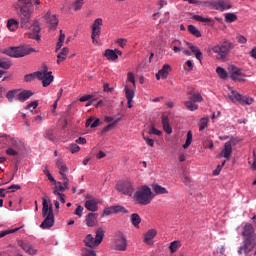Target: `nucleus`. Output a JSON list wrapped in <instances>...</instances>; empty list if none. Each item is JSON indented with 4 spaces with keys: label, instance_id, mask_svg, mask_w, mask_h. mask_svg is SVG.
Returning <instances> with one entry per match:
<instances>
[{
    "label": "nucleus",
    "instance_id": "obj_41",
    "mask_svg": "<svg viewBox=\"0 0 256 256\" xmlns=\"http://www.w3.org/2000/svg\"><path fill=\"white\" fill-rule=\"evenodd\" d=\"M216 73L220 79H227V71L223 67H217Z\"/></svg>",
    "mask_w": 256,
    "mask_h": 256
},
{
    "label": "nucleus",
    "instance_id": "obj_53",
    "mask_svg": "<svg viewBox=\"0 0 256 256\" xmlns=\"http://www.w3.org/2000/svg\"><path fill=\"white\" fill-rule=\"evenodd\" d=\"M225 163H227V160H224L222 164L218 165L217 168L213 171V175H219L221 173V170L223 167H225Z\"/></svg>",
    "mask_w": 256,
    "mask_h": 256
},
{
    "label": "nucleus",
    "instance_id": "obj_42",
    "mask_svg": "<svg viewBox=\"0 0 256 256\" xmlns=\"http://www.w3.org/2000/svg\"><path fill=\"white\" fill-rule=\"evenodd\" d=\"M214 2H215V0L199 1L198 5L200 7H210V9H213L214 8Z\"/></svg>",
    "mask_w": 256,
    "mask_h": 256
},
{
    "label": "nucleus",
    "instance_id": "obj_28",
    "mask_svg": "<svg viewBox=\"0 0 256 256\" xmlns=\"http://www.w3.org/2000/svg\"><path fill=\"white\" fill-rule=\"evenodd\" d=\"M152 189L156 195H167V193H169V191H167V188L162 187L159 184H153Z\"/></svg>",
    "mask_w": 256,
    "mask_h": 256
},
{
    "label": "nucleus",
    "instance_id": "obj_63",
    "mask_svg": "<svg viewBox=\"0 0 256 256\" xmlns=\"http://www.w3.org/2000/svg\"><path fill=\"white\" fill-rule=\"evenodd\" d=\"M237 41H238V43L245 45V43H247V38H245V36L240 35L237 37Z\"/></svg>",
    "mask_w": 256,
    "mask_h": 256
},
{
    "label": "nucleus",
    "instance_id": "obj_55",
    "mask_svg": "<svg viewBox=\"0 0 256 256\" xmlns=\"http://www.w3.org/2000/svg\"><path fill=\"white\" fill-rule=\"evenodd\" d=\"M149 134H150V135H158V136H161V135H162V132H161V130H157V128H155V126L152 125L151 128H150Z\"/></svg>",
    "mask_w": 256,
    "mask_h": 256
},
{
    "label": "nucleus",
    "instance_id": "obj_49",
    "mask_svg": "<svg viewBox=\"0 0 256 256\" xmlns=\"http://www.w3.org/2000/svg\"><path fill=\"white\" fill-rule=\"evenodd\" d=\"M68 149L71 153H79V151H81V147L77 144H70Z\"/></svg>",
    "mask_w": 256,
    "mask_h": 256
},
{
    "label": "nucleus",
    "instance_id": "obj_21",
    "mask_svg": "<svg viewBox=\"0 0 256 256\" xmlns=\"http://www.w3.org/2000/svg\"><path fill=\"white\" fill-rule=\"evenodd\" d=\"M170 71H171V66L169 64H165L162 67V69H160L156 74L157 81H159V79H167Z\"/></svg>",
    "mask_w": 256,
    "mask_h": 256
},
{
    "label": "nucleus",
    "instance_id": "obj_35",
    "mask_svg": "<svg viewBox=\"0 0 256 256\" xmlns=\"http://www.w3.org/2000/svg\"><path fill=\"white\" fill-rule=\"evenodd\" d=\"M124 93L127 101H133V97H135V91L130 89L129 87L124 88Z\"/></svg>",
    "mask_w": 256,
    "mask_h": 256
},
{
    "label": "nucleus",
    "instance_id": "obj_24",
    "mask_svg": "<svg viewBox=\"0 0 256 256\" xmlns=\"http://www.w3.org/2000/svg\"><path fill=\"white\" fill-rule=\"evenodd\" d=\"M162 125L165 133L168 135L173 133V128H171V125L169 124V117L162 115Z\"/></svg>",
    "mask_w": 256,
    "mask_h": 256
},
{
    "label": "nucleus",
    "instance_id": "obj_43",
    "mask_svg": "<svg viewBox=\"0 0 256 256\" xmlns=\"http://www.w3.org/2000/svg\"><path fill=\"white\" fill-rule=\"evenodd\" d=\"M117 123H119V119L114 120L112 123L108 124L106 127L103 128L102 133H107L116 127Z\"/></svg>",
    "mask_w": 256,
    "mask_h": 256
},
{
    "label": "nucleus",
    "instance_id": "obj_45",
    "mask_svg": "<svg viewBox=\"0 0 256 256\" xmlns=\"http://www.w3.org/2000/svg\"><path fill=\"white\" fill-rule=\"evenodd\" d=\"M10 148L15 149L16 151H21V142L13 139Z\"/></svg>",
    "mask_w": 256,
    "mask_h": 256
},
{
    "label": "nucleus",
    "instance_id": "obj_18",
    "mask_svg": "<svg viewBox=\"0 0 256 256\" xmlns=\"http://www.w3.org/2000/svg\"><path fill=\"white\" fill-rule=\"evenodd\" d=\"M242 235L244 239H255V228H253V225L251 224H246L244 226Z\"/></svg>",
    "mask_w": 256,
    "mask_h": 256
},
{
    "label": "nucleus",
    "instance_id": "obj_4",
    "mask_svg": "<svg viewBox=\"0 0 256 256\" xmlns=\"http://www.w3.org/2000/svg\"><path fill=\"white\" fill-rule=\"evenodd\" d=\"M95 233V237H93L91 234H88L84 239L86 247L93 249V247H99V245H101L103 237H105V230H103V228H98Z\"/></svg>",
    "mask_w": 256,
    "mask_h": 256
},
{
    "label": "nucleus",
    "instance_id": "obj_57",
    "mask_svg": "<svg viewBox=\"0 0 256 256\" xmlns=\"http://www.w3.org/2000/svg\"><path fill=\"white\" fill-rule=\"evenodd\" d=\"M39 107V102L38 101H33L30 104L27 105L26 109H37Z\"/></svg>",
    "mask_w": 256,
    "mask_h": 256
},
{
    "label": "nucleus",
    "instance_id": "obj_31",
    "mask_svg": "<svg viewBox=\"0 0 256 256\" xmlns=\"http://www.w3.org/2000/svg\"><path fill=\"white\" fill-rule=\"evenodd\" d=\"M194 21H200V23H207L208 25H215V21L212 18H203V16L194 15L192 16Z\"/></svg>",
    "mask_w": 256,
    "mask_h": 256
},
{
    "label": "nucleus",
    "instance_id": "obj_20",
    "mask_svg": "<svg viewBox=\"0 0 256 256\" xmlns=\"http://www.w3.org/2000/svg\"><path fill=\"white\" fill-rule=\"evenodd\" d=\"M46 21L50 27V29H57V26L59 25V19L55 15H51V13L46 14Z\"/></svg>",
    "mask_w": 256,
    "mask_h": 256
},
{
    "label": "nucleus",
    "instance_id": "obj_40",
    "mask_svg": "<svg viewBox=\"0 0 256 256\" xmlns=\"http://www.w3.org/2000/svg\"><path fill=\"white\" fill-rule=\"evenodd\" d=\"M192 142H193V133L191 131H188L186 142L183 145V149H188V147L191 145Z\"/></svg>",
    "mask_w": 256,
    "mask_h": 256
},
{
    "label": "nucleus",
    "instance_id": "obj_19",
    "mask_svg": "<svg viewBox=\"0 0 256 256\" xmlns=\"http://www.w3.org/2000/svg\"><path fill=\"white\" fill-rule=\"evenodd\" d=\"M53 213V204H51L50 200L47 201V199H42V217H47L49 213Z\"/></svg>",
    "mask_w": 256,
    "mask_h": 256
},
{
    "label": "nucleus",
    "instance_id": "obj_39",
    "mask_svg": "<svg viewBox=\"0 0 256 256\" xmlns=\"http://www.w3.org/2000/svg\"><path fill=\"white\" fill-rule=\"evenodd\" d=\"M208 124H209V118L208 117L201 118L200 122H199V131L205 130Z\"/></svg>",
    "mask_w": 256,
    "mask_h": 256
},
{
    "label": "nucleus",
    "instance_id": "obj_9",
    "mask_svg": "<svg viewBox=\"0 0 256 256\" xmlns=\"http://www.w3.org/2000/svg\"><path fill=\"white\" fill-rule=\"evenodd\" d=\"M115 188L119 193H123V195H129V197H131V195H133V191H135L133 184L130 181L118 182Z\"/></svg>",
    "mask_w": 256,
    "mask_h": 256
},
{
    "label": "nucleus",
    "instance_id": "obj_25",
    "mask_svg": "<svg viewBox=\"0 0 256 256\" xmlns=\"http://www.w3.org/2000/svg\"><path fill=\"white\" fill-rule=\"evenodd\" d=\"M97 205H98V202L95 199L87 200L85 202V208L88 211H92V212L97 211L99 209V206Z\"/></svg>",
    "mask_w": 256,
    "mask_h": 256
},
{
    "label": "nucleus",
    "instance_id": "obj_60",
    "mask_svg": "<svg viewBox=\"0 0 256 256\" xmlns=\"http://www.w3.org/2000/svg\"><path fill=\"white\" fill-rule=\"evenodd\" d=\"M90 99H93V95H85V96H82L79 101L81 103H85V101H90Z\"/></svg>",
    "mask_w": 256,
    "mask_h": 256
},
{
    "label": "nucleus",
    "instance_id": "obj_22",
    "mask_svg": "<svg viewBox=\"0 0 256 256\" xmlns=\"http://www.w3.org/2000/svg\"><path fill=\"white\" fill-rule=\"evenodd\" d=\"M30 97H33L31 90H23L21 92L18 90L17 101H20V103H25Z\"/></svg>",
    "mask_w": 256,
    "mask_h": 256
},
{
    "label": "nucleus",
    "instance_id": "obj_50",
    "mask_svg": "<svg viewBox=\"0 0 256 256\" xmlns=\"http://www.w3.org/2000/svg\"><path fill=\"white\" fill-rule=\"evenodd\" d=\"M11 68V62L5 61L0 59V69H10Z\"/></svg>",
    "mask_w": 256,
    "mask_h": 256
},
{
    "label": "nucleus",
    "instance_id": "obj_51",
    "mask_svg": "<svg viewBox=\"0 0 256 256\" xmlns=\"http://www.w3.org/2000/svg\"><path fill=\"white\" fill-rule=\"evenodd\" d=\"M227 143H230V146L235 147L238 143H241V139L239 137H231L230 141H227Z\"/></svg>",
    "mask_w": 256,
    "mask_h": 256
},
{
    "label": "nucleus",
    "instance_id": "obj_56",
    "mask_svg": "<svg viewBox=\"0 0 256 256\" xmlns=\"http://www.w3.org/2000/svg\"><path fill=\"white\" fill-rule=\"evenodd\" d=\"M113 213H115V210L113 208V206L106 208L103 212V215H113Z\"/></svg>",
    "mask_w": 256,
    "mask_h": 256
},
{
    "label": "nucleus",
    "instance_id": "obj_2",
    "mask_svg": "<svg viewBox=\"0 0 256 256\" xmlns=\"http://www.w3.org/2000/svg\"><path fill=\"white\" fill-rule=\"evenodd\" d=\"M139 205H149L153 201V192L149 186H142V188L136 191L134 195Z\"/></svg>",
    "mask_w": 256,
    "mask_h": 256
},
{
    "label": "nucleus",
    "instance_id": "obj_27",
    "mask_svg": "<svg viewBox=\"0 0 256 256\" xmlns=\"http://www.w3.org/2000/svg\"><path fill=\"white\" fill-rule=\"evenodd\" d=\"M67 55H69V48L64 47L60 53L57 54V63L60 65V63H63L65 59H67Z\"/></svg>",
    "mask_w": 256,
    "mask_h": 256
},
{
    "label": "nucleus",
    "instance_id": "obj_37",
    "mask_svg": "<svg viewBox=\"0 0 256 256\" xmlns=\"http://www.w3.org/2000/svg\"><path fill=\"white\" fill-rule=\"evenodd\" d=\"M188 31L191 35H194V37H201V32L194 25H188Z\"/></svg>",
    "mask_w": 256,
    "mask_h": 256
},
{
    "label": "nucleus",
    "instance_id": "obj_5",
    "mask_svg": "<svg viewBox=\"0 0 256 256\" xmlns=\"http://www.w3.org/2000/svg\"><path fill=\"white\" fill-rule=\"evenodd\" d=\"M203 102V96L201 93L189 92L188 100L184 102V105L188 111H197L199 105L197 103Z\"/></svg>",
    "mask_w": 256,
    "mask_h": 256
},
{
    "label": "nucleus",
    "instance_id": "obj_62",
    "mask_svg": "<svg viewBox=\"0 0 256 256\" xmlns=\"http://www.w3.org/2000/svg\"><path fill=\"white\" fill-rule=\"evenodd\" d=\"M101 35V30H92L91 39L95 41V37H99Z\"/></svg>",
    "mask_w": 256,
    "mask_h": 256
},
{
    "label": "nucleus",
    "instance_id": "obj_10",
    "mask_svg": "<svg viewBox=\"0 0 256 256\" xmlns=\"http://www.w3.org/2000/svg\"><path fill=\"white\" fill-rule=\"evenodd\" d=\"M253 249H255V239L244 238V245L240 246L238 254L243 255L245 253V255H249Z\"/></svg>",
    "mask_w": 256,
    "mask_h": 256
},
{
    "label": "nucleus",
    "instance_id": "obj_8",
    "mask_svg": "<svg viewBox=\"0 0 256 256\" xmlns=\"http://www.w3.org/2000/svg\"><path fill=\"white\" fill-rule=\"evenodd\" d=\"M56 167L59 169V173L62 177V184L65 189H69V178H67L69 168H67V165L63 163V160H56Z\"/></svg>",
    "mask_w": 256,
    "mask_h": 256
},
{
    "label": "nucleus",
    "instance_id": "obj_38",
    "mask_svg": "<svg viewBox=\"0 0 256 256\" xmlns=\"http://www.w3.org/2000/svg\"><path fill=\"white\" fill-rule=\"evenodd\" d=\"M103 25V19L102 18H97L94 20L92 24V30H99L101 31V26Z\"/></svg>",
    "mask_w": 256,
    "mask_h": 256
},
{
    "label": "nucleus",
    "instance_id": "obj_48",
    "mask_svg": "<svg viewBox=\"0 0 256 256\" xmlns=\"http://www.w3.org/2000/svg\"><path fill=\"white\" fill-rule=\"evenodd\" d=\"M6 155H9L10 157H17L19 155V150H15L14 148H8L6 150Z\"/></svg>",
    "mask_w": 256,
    "mask_h": 256
},
{
    "label": "nucleus",
    "instance_id": "obj_15",
    "mask_svg": "<svg viewBox=\"0 0 256 256\" xmlns=\"http://www.w3.org/2000/svg\"><path fill=\"white\" fill-rule=\"evenodd\" d=\"M233 5H231V2L229 0H214V8L216 11H227L231 9Z\"/></svg>",
    "mask_w": 256,
    "mask_h": 256
},
{
    "label": "nucleus",
    "instance_id": "obj_12",
    "mask_svg": "<svg viewBox=\"0 0 256 256\" xmlns=\"http://www.w3.org/2000/svg\"><path fill=\"white\" fill-rule=\"evenodd\" d=\"M42 217H44V220L40 224L41 229H51L55 225V215L51 210L48 215Z\"/></svg>",
    "mask_w": 256,
    "mask_h": 256
},
{
    "label": "nucleus",
    "instance_id": "obj_17",
    "mask_svg": "<svg viewBox=\"0 0 256 256\" xmlns=\"http://www.w3.org/2000/svg\"><path fill=\"white\" fill-rule=\"evenodd\" d=\"M233 155V147L231 146V142H225L224 147L218 157H224V159H231Z\"/></svg>",
    "mask_w": 256,
    "mask_h": 256
},
{
    "label": "nucleus",
    "instance_id": "obj_29",
    "mask_svg": "<svg viewBox=\"0 0 256 256\" xmlns=\"http://www.w3.org/2000/svg\"><path fill=\"white\" fill-rule=\"evenodd\" d=\"M97 217L98 215L95 213H89L86 217V225L88 227H94L95 226V222L97 221Z\"/></svg>",
    "mask_w": 256,
    "mask_h": 256
},
{
    "label": "nucleus",
    "instance_id": "obj_61",
    "mask_svg": "<svg viewBox=\"0 0 256 256\" xmlns=\"http://www.w3.org/2000/svg\"><path fill=\"white\" fill-rule=\"evenodd\" d=\"M128 81L130 83H132L133 85H135V75H133V72H129L128 73V77H127Z\"/></svg>",
    "mask_w": 256,
    "mask_h": 256
},
{
    "label": "nucleus",
    "instance_id": "obj_34",
    "mask_svg": "<svg viewBox=\"0 0 256 256\" xmlns=\"http://www.w3.org/2000/svg\"><path fill=\"white\" fill-rule=\"evenodd\" d=\"M130 220L134 227H139V224L141 223V216H139L137 213H134L130 216Z\"/></svg>",
    "mask_w": 256,
    "mask_h": 256
},
{
    "label": "nucleus",
    "instance_id": "obj_11",
    "mask_svg": "<svg viewBox=\"0 0 256 256\" xmlns=\"http://www.w3.org/2000/svg\"><path fill=\"white\" fill-rule=\"evenodd\" d=\"M53 72H49L48 74H43V72L36 71L35 75H37V79L42 81L43 87H49L51 83H53L54 77L52 76Z\"/></svg>",
    "mask_w": 256,
    "mask_h": 256
},
{
    "label": "nucleus",
    "instance_id": "obj_26",
    "mask_svg": "<svg viewBox=\"0 0 256 256\" xmlns=\"http://www.w3.org/2000/svg\"><path fill=\"white\" fill-rule=\"evenodd\" d=\"M103 55L108 61H117L119 59L117 53L112 49H106Z\"/></svg>",
    "mask_w": 256,
    "mask_h": 256
},
{
    "label": "nucleus",
    "instance_id": "obj_64",
    "mask_svg": "<svg viewBox=\"0 0 256 256\" xmlns=\"http://www.w3.org/2000/svg\"><path fill=\"white\" fill-rule=\"evenodd\" d=\"M84 256H97V253H95V250H87Z\"/></svg>",
    "mask_w": 256,
    "mask_h": 256
},
{
    "label": "nucleus",
    "instance_id": "obj_33",
    "mask_svg": "<svg viewBox=\"0 0 256 256\" xmlns=\"http://www.w3.org/2000/svg\"><path fill=\"white\" fill-rule=\"evenodd\" d=\"M7 27L10 31H17L19 28V21L15 19L8 20Z\"/></svg>",
    "mask_w": 256,
    "mask_h": 256
},
{
    "label": "nucleus",
    "instance_id": "obj_36",
    "mask_svg": "<svg viewBox=\"0 0 256 256\" xmlns=\"http://www.w3.org/2000/svg\"><path fill=\"white\" fill-rule=\"evenodd\" d=\"M237 21V16L235 13H226L225 14V23H235Z\"/></svg>",
    "mask_w": 256,
    "mask_h": 256
},
{
    "label": "nucleus",
    "instance_id": "obj_16",
    "mask_svg": "<svg viewBox=\"0 0 256 256\" xmlns=\"http://www.w3.org/2000/svg\"><path fill=\"white\" fill-rule=\"evenodd\" d=\"M117 236L116 251H127V238L123 235V232H118Z\"/></svg>",
    "mask_w": 256,
    "mask_h": 256
},
{
    "label": "nucleus",
    "instance_id": "obj_54",
    "mask_svg": "<svg viewBox=\"0 0 256 256\" xmlns=\"http://www.w3.org/2000/svg\"><path fill=\"white\" fill-rule=\"evenodd\" d=\"M142 137L144 139V141H146V145H148L149 147H153L155 145V141L147 136H145V134H142Z\"/></svg>",
    "mask_w": 256,
    "mask_h": 256
},
{
    "label": "nucleus",
    "instance_id": "obj_14",
    "mask_svg": "<svg viewBox=\"0 0 256 256\" xmlns=\"http://www.w3.org/2000/svg\"><path fill=\"white\" fill-rule=\"evenodd\" d=\"M228 71L231 73L230 77L233 81H244V75L241 72V69L237 68L235 65L228 67Z\"/></svg>",
    "mask_w": 256,
    "mask_h": 256
},
{
    "label": "nucleus",
    "instance_id": "obj_58",
    "mask_svg": "<svg viewBox=\"0 0 256 256\" xmlns=\"http://www.w3.org/2000/svg\"><path fill=\"white\" fill-rule=\"evenodd\" d=\"M117 43H118L119 47L124 48L127 45V39L120 38L117 40Z\"/></svg>",
    "mask_w": 256,
    "mask_h": 256
},
{
    "label": "nucleus",
    "instance_id": "obj_44",
    "mask_svg": "<svg viewBox=\"0 0 256 256\" xmlns=\"http://www.w3.org/2000/svg\"><path fill=\"white\" fill-rule=\"evenodd\" d=\"M179 247H181V243L179 241H173L170 243L169 249L171 253H175Z\"/></svg>",
    "mask_w": 256,
    "mask_h": 256
},
{
    "label": "nucleus",
    "instance_id": "obj_1",
    "mask_svg": "<svg viewBox=\"0 0 256 256\" xmlns=\"http://www.w3.org/2000/svg\"><path fill=\"white\" fill-rule=\"evenodd\" d=\"M14 8L20 9V12H19L20 27L22 29H30V31L34 33L32 36V39H36V41H39L40 39L39 33L41 31L39 22L35 20L31 25V14L33 13V2L31 0H17L14 3Z\"/></svg>",
    "mask_w": 256,
    "mask_h": 256
},
{
    "label": "nucleus",
    "instance_id": "obj_30",
    "mask_svg": "<svg viewBox=\"0 0 256 256\" xmlns=\"http://www.w3.org/2000/svg\"><path fill=\"white\" fill-rule=\"evenodd\" d=\"M189 49L191 50L193 55H195L198 61H201V59H203V53H201V50L197 46H194L193 44H189Z\"/></svg>",
    "mask_w": 256,
    "mask_h": 256
},
{
    "label": "nucleus",
    "instance_id": "obj_32",
    "mask_svg": "<svg viewBox=\"0 0 256 256\" xmlns=\"http://www.w3.org/2000/svg\"><path fill=\"white\" fill-rule=\"evenodd\" d=\"M19 95V90H10L6 93V98L10 103H13V99L17 101V96Z\"/></svg>",
    "mask_w": 256,
    "mask_h": 256
},
{
    "label": "nucleus",
    "instance_id": "obj_59",
    "mask_svg": "<svg viewBox=\"0 0 256 256\" xmlns=\"http://www.w3.org/2000/svg\"><path fill=\"white\" fill-rule=\"evenodd\" d=\"M75 215H77L78 217H82L83 216V206L79 205L76 208Z\"/></svg>",
    "mask_w": 256,
    "mask_h": 256
},
{
    "label": "nucleus",
    "instance_id": "obj_3",
    "mask_svg": "<svg viewBox=\"0 0 256 256\" xmlns=\"http://www.w3.org/2000/svg\"><path fill=\"white\" fill-rule=\"evenodd\" d=\"M234 48L235 45L232 42L225 40L220 44L214 46L212 50L214 53L218 54V59H221L223 61V59H225V57H227V55H229L231 53V50Z\"/></svg>",
    "mask_w": 256,
    "mask_h": 256
},
{
    "label": "nucleus",
    "instance_id": "obj_52",
    "mask_svg": "<svg viewBox=\"0 0 256 256\" xmlns=\"http://www.w3.org/2000/svg\"><path fill=\"white\" fill-rule=\"evenodd\" d=\"M114 208V213H128L129 211H127V209H125V207L117 205V206H113Z\"/></svg>",
    "mask_w": 256,
    "mask_h": 256
},
{
    "label": "nucleus",
    "instance_id": "obj_7",
    "mask_svg": "<svg viewBox=\"0 0 256 256\" xmlns=\"http://www.w3.org/2000/svg\"><path fill=\"white\" fill-rule=\"evenodd\" d=\"M229 99H231L233 103H240V105H253V102L255 101L253 98L249 96H243L235 90L231 91Z\"/></svg>",
    "mask_w": 256,
    "mask_h": 256
},
{
    "label": "nucleus",
    "instance_id": "obj_23",
    "mask_svg": "<svg viewBox=\"0 0 256 256\" xmlns=\"http://www.w3.org/2000/svg\"><path fill=\"white\" fill-rule=\"evenodd\" d=\"M157 236V230L156 229H150L146 232V234L144 235V243H146V245H153V242H151L152 239H155V237Z\"/></svg>",
    "mask_w": 256,
    "mask_h": 256
},
{
    "label": "nucleus",
    "instance_id": "obj_47",
    "mask_svg": "<svg viewBox=\"0 0 256 256\" xmlns=\"http://www.w3.org/2000/svg\"><path fill=\"white\" fill-rule=\"evenodd\" d=\"M83 4L84 0H76L73 4L74 11H79L83 7Z\"/></svg>",
    "mask_w": 256,
    "mask_h": 256
},
{
    "label": "nucleus",
    "instance_id": "obj_46",
    "mask_svg": "<svg viewBox=\"0 0 256 256\" xmlns=\"http://www.w3.org/2000/svg\"><path fill=\"white\" fill-rule=\"evenodd\" d=\"M35 77L37 78V74H35V72L27 74V75L24 76V81L26 83H31V81L35 80Z\"/></svg>",
    "mask_w": 256,
    "mask_h": 256
},
{
    "label": "nucleus",
    "instance_id": "obj_13",
    "mask_svg": "<svg viewBox=\"0 0 256 256\" xmlns=\"http://www.w3.org/2000/svg\"><path fill=\"white\" fill-rule=\"evenodd\" d=\"M17 245L18 247H21V249H23V251H25V253L28 255H37V249L33 248V245H31V243L28 241L18 240Z\"/></svg>",
    "mask_w": 256,
    "mask_h": 256
},
{
    "label": "nucleus",
    "instance_id": "obj_6",
    "mask_svg": "<svg viewBox=\"0 0 256 256\" xmlns=\"http://www.w3.org/2000/svg\"><path fill=\"white\" fill-rule=\"evenodd\" d=\"M33 51H35L33 48L11 47L5 49L3 53L4 55H8V57L18 59L19 57H25L26 55H29V53H33Z\"/></svg>",
    "mask_w": 256,
    "mask_h": 256
}]
</instances>
